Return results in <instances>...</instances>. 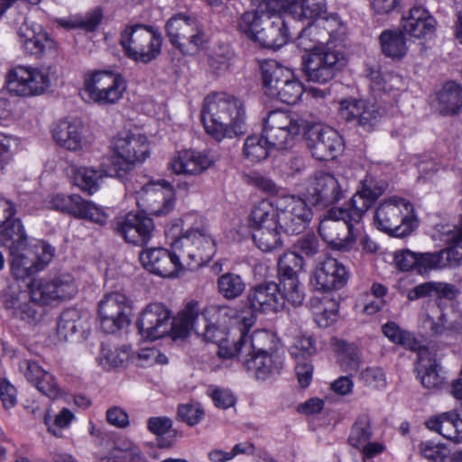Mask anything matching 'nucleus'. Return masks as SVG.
<instances>
[{
    "instance_id": "nucleus-1",
    "label": "nucleus",
    "mask_w": 462,
    "mask_h": 462,
    "mask_svg": "<svg viewBox=\"0 0 462 462\" xmlns=\"http://www.w3.org/2000/svg\"><path fill=\"white\" fill-rule=\"evenodd\" d=\"M256 9L245 12L238 21V30L265 48L279 49L291 38L293 17L283 0H254Z\"/></svg>"
},
{
    "instance_id": "nucleus-2",
    "label": "nucleus",
    "mask_w": 462,
    "mask_h": 462,
    "mask_svg": "<svg viewBox=\"0 0 462 462\" xmlns=\"http://www.w3.org/2000/svg\"><path fill=\"white\" fill-rule=\"evenodd\" d=\"M236 310L228 306L211 305L201 310L199 302L189 301L184 309L178 313L173 322V328L178 337L189 336L194 331L207 342L218 346V355L221 348L233 349L227 346V326L236 317Z\"/></svg>"
},
{
    "instance_id": "nucleus-3",
    "label": "nucleus",
    "mask_w": 462,
    "mask_h": 462,
    "mask_svg": "<svg viewBox=\"0 0 462 462\" xmlns=\"http://www.w3.org/2000/svg\"><path fill=\"white\" fill-rule=\"evenodd\" d=\"M205 130L217 141L245 134V111L242 101L226 94L208 95L201 110Z\"/></svg>"
},
{
    "instance_id": "nucleus-4",
    "label": "nucleus",
    "mask_w": 462,
    "mask_h": 462,
    "mask_svg": "<svg viewBox=\"0 0 462 462\" xmlns=\"http://www.w3.org/2000/svg\"><path fill=\"white\" fill-rule=\"evenodd\" d=\"M319 33L318 26L313 23L302 28L298 36V45L307 53L302 56L304 73L309 81L325 84L335 78L346 65L344 55L337 51L329 50L320 43L319 39L310 37Z\"/></svg>"
},
{
    "instance_id": "nucleus-5",
    "label": "nucleus",
    "mask_w": 462,
    "mask_h": 462,
    "mask_svg": "<svg viewBox=\"0 0 462 462\" xmlns=\"http://www.w3.org/2000/svg\"><path fill=\"white\" fill-rule=\"evenodd\" d=\"M347 203L343 207L328 209L321 218L319 233L325 242L337 250H349L362 235V220Z\"/></svg>"
},
{
    "instance_id": "nucleus-6",
    "label": "nucleus",
    "mask_w": 462,
    "mask_h": 462,
    "mask_svg": "<svg viewBox=\"0 0 462 462\" xmlns=\"http://www.w3.org/2000/svg\"><path fill=\"white\" fill-rule=\"evenodd\" d=\"M112 154L106 159V171L113 178L124 179L134 165L150 154L147 138L142 134H119L112 143Z\"/></svg>"
},
{
    "instance_id": "nucleus-7",
    "label": "nucleus",
    "mask_w": 462,
    "mask_h": 462,
    "mask_svg": "<svg viewBox=\"0 0 462 462\" xmlns=\"http://www.w3.org/2000/svg\"><path fill=\"white\" fill-rule=\"evenodd\" d=\"M162 42V35L156 29L141 23L127 25L120 35V44L125 56L144 64L160 55Z\"/></svg>"
},
{
    "instance_id": "nucleus-8",
    "label": "nucleus",
    "mask_w": 462,
    "mask_h": 462,
    "mask_svg": "<svg viewBox=\"0 0 462 462\" xmlns=\"http://www.w3.org/2000/svg\"><path fill=\"white\" fill-rule=\"evenodd\" d=\"M374 225L379 230L392 236H406L417 226L413 206L402 198H388L376 208Z\"/></svg>"
},
{
    "instance_id": "nucleus-9",
    "label": "nucleus",
    "mask_w": 462,
    "mask_h": 462,
    "mask_svg": "<svg viewBox=\"0 0 462 462\" xmlns=\"http://www.w3.org/2000/svg\"><path fill=\"white\" fill-rule=\"evenodd\" d=\"M181 244L189 246L191 243L188 239L172 243V251L157 247L143 250L140 254V261L143 267L149 272L162 277H171L179 270L187 269L190 265V259L199 260V257L189 254L180 248Z\"/></svg>"
},
{
    "instance_id": "nucleus-10",
    "label": "nucleus",
    "mask_w": 462,
    "mask_h": 462,
    "mask_svg": "<svg viewBox=\"0 0 462 462\" xmlns=\"http://www.w3.org/2000/svg\"><path fill=\"white\" fill-rule=\"evenodd\" d=\"M125 90L126 82L120 74L96 70L85 76L81 93L98 105H112L122 98Z\"/></svg>"
},
{
    "instance_id": "nucleus-11",
    "label": "nucleus",
    "mask_w": 462,
    "mask_h": 462,
    "mask_svg": "<svg viewBox=\"0 0 462 462\" xmlns=\"http://www.w3.org/2000/svg\"><path fill=\"white\" fill-rule=\"evenodd\" d=\"M54 248L44 241H36L13 249L9 254L11 273L17 280L28 278L42 270L53 258Z\"/></svg>"
},
{
    "instance_id": "nucleus-12",
    "label": "nucleus",
    "mask_w": 462,
    "mask_h": 462,
    "mask_svg": "<svg viewBox=\"0 0 462 462\" xmlns=\"http://www.w3.org/2000/svg\"><path fill=\"white\" fill-rule=\"evenodd\" d=\"M280 228L289 235L300 234L312 219L307 202L294 195H283L274 200Z\"/></svg>"
},
{
    "instance_id": "nucleus-13",
    "label": "nucleus",
    "mask_w": 462,
    "mask_h": 462,
    "mask_svg": "<svg viewBox=\"0 0 462 462\" xmlns=\"http://www.w3.org/2000/svg\"><path fill=\"white\" fill-rule=\"evenodd\" d=\"M166 32L171 43L187 54L198 51L206 41L198 21L180 14L167 22Z\"/></svg>"
},
{
    "instance_id": "nucleus-14",
    "label": "nucleus",
    "mask_w": 462,
    "mask_h": 462,
    "mask_svg": "<svg viewBox=\"0 0 462 462\" xmlns=\"http://www.w3.org/2000/svg\"><path fill=\"white\" fill-rule=\"evenodd\" d=\"M10 93L20 97L43 94L51 87L49 72L34 67L16 66L6 75Z\"/></svg>"
},
{
    "instance_id": "nucleus-15",
    "label": "nucleus",
    "mask_w": 462,
    "mask_h": 462,
    "mask_svg": "<svg viewBox=\"0 0 462 462\" xmlns=\"http://www.w3.org/2000/svg\"><path fill=\"white\" fill-rule=\"evenodd\" d=\"M28 289L32 300L42 305L70 299L77 293L75 281L69 273L53 278L32 279Z\"/></svg>"
},
{
    "instance_id": "nucleus-16",
    "label": "nucleus",
    "mask_w": 462,
    "mask_h": 462,
    "mask_svg": "<svg viewBox=\"0 0 462 462\" xmlns=\"http://www.w3.org/2000/svg\"><path fill=\"white\" fill-rule=\"evenodd\" d=\"M131 310V300L125 294L119 291L105 294L98 304L101 328L110 334L127 327Z\"/></svg>"
},
{
    "instance_id": "nucleus-17",
    "label": "nucleus",
    "mask_w": 462,
    "mask_h": 462,
    "mask_svg": "<svg viewBox=\"0 0 462 462\" xmlns=\"http://www.w3.org/2000/svg\"><path fill=\"white\" fill-rule=\"evenodd\" d=\"M244 326L239 328L240 337L236 342H234L233 349L221 348L220 357L237 359L251 357L254 355H262L275 352L273 347V337L266 330L254 331L250 337L245 333V329L252 325L251 319L243 318Z\"/></svg>"
},
{
    "instance_id": "nucleus-18",
    "label": "nucleus",
    "mask_w": 462,
    "mask_h": 462,
    "mask_svg": "<svg viewBox=\"0 0 462 462\" xmlns=\"http://www.w3.org/2000/svg\"><path fill=\"white\" fill-rule=\"evenodd\" d=\"M175 318L171 320L170 310L162 303L148 304L141 312L137 327L143 337L153 341L168 334L170 329L178 337L173 328Z\"/></svg>"
},
{
    "instance_id": "nucleus-19",
    "label": "nucleus",
    "mask_w": 462,
    "mask_h": 462,
    "mask_svg": "<svg viewBox=\"0 0 462 462\" xmlns=\"http://www.w3.org/2000/svg\"><path fill=\"white\" fill-rule=\"evenodd\" d=\"M339 105L340 118L366 132H372L383 115L379 106L365 99L347 98Z\"/></svg>"
},
{
    "instance_id": "nucleus-20",
    "label": "nucleus",
    "mask_w": 462,
    "mask_h": 462,
    "mask_svg": "<svg viewBox=\"0 0 462 462\" xmlns=\"http://www.w3.org/2000/svg\"><path fill=\"white\" fill-rule=\"evenodd\" d=\"M51 204L52 208L77 218L87 219L99 225H104L107 221V215L103 209L85 200L79 194H56Z\"/></svg>"
},
{
    "instance_id": "nucleus-21",
    "label": "nucleus",
    "mask_w": 462,
    "mask_h": 462,
    "mask_svg": "<svg viewBox=\"0 0 462 462\" xmlns=\"http://www.w3.org/2000/svg\"><path fill=\"white\" fill-rule=\"evenodd\" d=\"M344 189L338 180L330 173L318 172L309 181L307 199L315 206L328 207L344 197Z\"/></svg>"
},
{
    "instance_id": "nucleus-22",
    "label": "nucleus",
    "mask_w": 462,
    "mask_h": 462,
    "mask_svg": "<svg viewBox=\"0 0 462 462\" xmlns=\"http://www.w3.org/2000/svg\"><path fill=\"white\" fill-rule=\"evenodd\" d=\"M307 145L317 160L328 161L336 158L342 149L343 141L336 130L314 125L307 132Z\"/></svg>"
},
{
    "instance_id": "nucleus-23",
    "label": "nucleus",
    "mask_w": 462,
    "mask_h": 462,
    "mask_svg": "<svg viewBox=\"0 0 462 462\" xmlns=\"http://www.w3.org/2000/svg\"><path fill=\"white\" fill-rule=\"evenodd\" d=\"M347 280L346 267L335 258H327L318 263L310 277L314 289L323 292L341 289Z\"/></svg>"
},
{
    "instance_id": "nucleus-24",
    "label": "nucleus",
    "mask_w": 462,
    "mask_h": 462,
    "mask_svg": "<svg viewBox=\"0 0 462 462\" xmlns=\"http://www.w3.org/2000/svg\"><path fill=\"white\" fill-rule=\"evenodd\" d=\"M18 36L24 51L37 58L58 55L57 42L42 29L41 25L23 23Z\"/></svg>"
},
{
    "instance_id": "nucleus-25",
    "label": "nucleus",
    "mask_w": 462,
    "mask_h": 462,
    "mask_svg": "<svg viewBox=\"0 0 462 462\" xmlns=\"http://www.w3.org/2000/svg\"><path fill=\"white\" fill-rule=\"evenodd\" d=\"M138 203L151 215L165 216L173 209L174 193L169 185L148 183L138 191Z\"/></svg>"
},
{
    "instance_id": "nucleus-26",
    "label": "nucleus",
    "mask_w": 462,
    "mask_h": 462,
    "mask_svg": "<svg viewBox=\"0 0 462 462\" xmlns=\"http://www.w3.org/2000/svg\"><path fill=\"white\" fill-rule=\"evenodd\" d=\"M188 239L191 245L189 246L181 244L180 248L189 253V254L198 255L199 260L190 259V265H187L188 270H195L206 263L213 256L215 252V243L205 227H192L187 230L183 235L175 240L180 242Z\"/></svg>"
},
{
    "instance_id": "nucleus-27",
    "label": "nucleus",
    "mask_w": 462,
    "mask_h": 462,
    "mask_svg": "<svg viewBox=\"0 0 462 462\" xmlns=\"http://www.w3.org/2000/svg\"><path fill=\"white\" fill-rule=\"evenodd\" d=\"M154 229L153 221L143 213L129 212L116 222V230L127 243L147 244Z\"/></svg>"
},
{
    "instance_id": "nucleus-28",
    "label": "nucleus",
    "mask_w": 462,
    "mask_h": 462,
    "mask_svg": "<svg viewBox=\"0 0 462 462\" xmlns=\"http://www.w3.org/2000/svg\"><path fill=\"white\" fill-rule=\"evenodd\" d=\"M215 162L213 156L207 151L184 149L177 152L169 162V167L176 174L199 175Z\"/></svg>"
},
{
    "instance_id": "nucleus-29",
    "label": "nucleus",
    "mask_w": 462,
    "mask_h": 462,
    "mask_svg": "<svg viewBox=\"0 0 462 462\" xmlns=\"http://www.w3.org/2000/svg\"><path fill=\"white\" fill-rule=\"evenodd\" d=\"M52 136L57 144L72 152L87 149L90 144L87 129L79 120L60 121L52 129Z\"/></svg>"
},
{
    "instance_id": "nucleus-30",
    "label": "nucleus",
    "mask_w": 462,
    "mask_h": 462,
    "mask_svg": "<svg viewBox=\"0 0 462 462\" xmlns=\"http://www.w3.org/2000/svg\"><path fill=\"white\" fill-rule=\"evenodd\" d=\"M250 307L259 312H277L283 309L280 285L274 282L261 283L251 289L247 295Z\"/></svg>"
},
{
    "instance_id": "nucleus-31",
    "label": "nucleus",
    "mask_w": 462,
    "mask_h": 462,
    "mask_svg": "<svg viewBox=\"0 0 462 462\" xmlns=\"http://www.w3.org/2000/svg\"><path fill=\"white\" fill-rule=\"evenodd\" d=\"M387 187L388 184L385 181L366 176L362 181L361 189L346 203L363 217Z\"/></svg>"
},
{
    "instance_id": "nucleus-32",
    "label": "nucleus",
    "mask_w": 462,
    "mask_h": 462,
    "mask_svg": "<svg viewBox=\"0 0 462 462\" xmlns=\"http://www.w3.org/2000/svg\"><path fill=\"white\" fill-rule=\"evenodd\" d=\"M238 360L258 380H266L270 376L279 374L283 365V358L278 351L254 355Z\"/></svg>"
},
{
    "instance_id": "nucleus-33",
    "label": "nucleus",
    "mask_w": 462,
    "mask_h": 462,
    "mask_svg": "<svg viewBox=\"0 0 462 462\" xmlns=\"http://www.w3.org/2000/svg\"><path fill=\"white\" fill-rule=\"evenodd\" d=\"M261 69L265 93L272 98H276L281 88L284 89L294 78L291 69L280 66L275 60L265 61Z\"/></svg>"
},
{
    "instance_id": "nucleus-34",
    "label": "nucleus",
    "mask_w": 462,
    "mask_h": 462,
    "mask_svg": "<svg viewBox=\"0 0 462 462\" xmlns=\"http://www.w3.org/2000/svg\"><path fill=\"white\" fill-rule=\"evenodd\" d=\"M460 293L459 289L445 282H425L408 290L406 297L414 301L422 298L435 297L437 300H453Z\"/></svg>"
},
{
    "instance_id": "nucleus-35",
    "label": "nucleus",
    "mask_w": 462,
    "mask_h": 462,
    "mask_svg": "<svg viewBox=\"0 0 462 462\" xmlns=\"http://www.w3.org/2000/svg\"><path fill=\"white\" fill-rule=\"evenodd\" d=\"M460 230L461 226L451 238L455 245L437 252H430V254L426 256L425 262L430 266V272L454 268L462 263V245H460L462 239H459Z\"/></svg>"
},
{
    "instance_id": "nucleus-36",
    "label": "nucleus",
    "mask_w": 462,
    "mask_h": 462,
    "mask_svg": "<svg viewBox=\"0 0 462 462\" xmlns=\"http://www.w3.org/2000/svg\"><path fill=\"white\" fill-rule=\"evenodd\" d=\"M435 19L421 6H413L402 23V30L412 37L422 38L435 30Z\"/></svg>"
},
{
    "instance_id": "nucleus-37",
    "label": "nucleus",
    "mask_w": 462,
    "mask_h": 462,
    "mask_svg": "<svg viewBox=\"0 0 462 462\" xmlns=\"http://www.w3.org/2000/svg\"><path fill=\"white\" fill-rule=\"evenodd\" d=\"M418 363V374L423 387L436 389L443 383L444 377L440 374L439 364L426 347L419 349Z\"/></svg>"
},
{
    "instance_id": "nucleus-38",
    "label": "nucleus",
    "mask_w": 462,
    "mask_h": 462,
    "mask_svg": "<svg viewBox=\"0 0 462 462\" xmlns=\"http://www.w3.org/2000/svg\"><path fill=\"white\" fill-rule=\"evenodd\" d=\"M107 162H104L99 169L93 167H80L75 171L74 180L76 185L84 192L89 195L95 193L100 186L104 177H111L107 174L106 168Z\"/></svg>"
},
{
    "instance_id": "nucleus-39",
    "label": "nucleus",
    "mask_w": 462,
    "mask_h": 462,
    "mask_svg": "<svg viewBox=\"0 0 462 462\" xmlns=\"http://www.w3.org/2000/svg\"><path fill=\"white\" fill-rule=\"evenodd\" d=\"M382 52L393 60H401L408 52L405 36L401 31H384L381 33Z\"/></svg>"
},
{
    "instance_id": "nucleus-40",
    "label": "nucleus",
    "mask_w": 462,
    "mask_h": 462,
    "mask_svg": "<svg viewBox=\"0 0 462 462\" xmlns=\"http://www.w3.org/2000/svg\"><path fill=\"white\" fill-rule=\"evenodd\" d=\"M279 223L253 227L252 237L255 245L263 252H271L282 246Z\"/></svg>"
},
{
    "instance_id": "nucleus-41",
    "label": "nucleus",
    "mask_w": 462,
    "mask_h": 462,
    "mask_svg": "<svg viewBox=\"0 0 462 462\" xmlns=\"http://www.w3.org/2000/svg\"><path fill=\"white\" fill-rule=\"evenodd\" d=\"M437 98L441 114H456L462 106V88L455 82H448L437 93Z\"/></svg>"
},
{
    "instance_id": "nucleus-42",
    "label": "nucleus",
    "mask_w": 462,
    "mask_h": 462,
    "mask_svg": "<svg viewBox=\"0 0 462 462\" xmlns=\"http://www.w3.org/2000/svg\"><path fill=\"white\" fill-rule=\"evenodd\" d=\"M88 323V318L77 309L64 310L57 324L58 336L66 340L69 336L79 330H84Z\"/></svg>"
},
{
    "instance_id": "nucleus-43",
    "label": "nucleus",
    "mask_w": 462,
    "mask_h": 462,
    "mask_svg": "<svg viewBox=\"0 0 462 462\" xmlns=\"http://www.w3.org/2000/svg\"><path fill=\"white\" fill-rule=\"evenodd\" d=\"M428 253H414L409 249L400 250L394 254V263L402 272L415 270L419 274L430 272V266L426 263Z\"/></svg>"
},
{
    "instance_id": "nucleus-44",
    "label": "nucleus",
    "mask_w": 462,
    "mask_h": 462,
    "mask_svg": "<svg viewBox=\"0 0 462 462\" xmlns=\"http://www.w3.org/2000/svg\"><path fill=\"white\" fill-rule=\"evenodd\" d=\"M2 225L4 228L0 230V246L7 248L10 253L13 249L28 245L27 236L20 220L9 218Z\"/></svg>"
},
{
    "instance_id": "nucleus-45",
    "label": "nucleus",
    "mask_w": 462,
    "mask_h": 462,
    "mask_svg": "<svg viewBox=\"0 0 462 462\" xmlns=\"http://www.w3.org/2000/svg\"><path fill=\"white\" fill-rule=\"evenodd\" d=\"M274 201L271 202L268 199H263L256 203L251 211L249 217V226L259 227L267 226L273 223H279L277 217V210L274 209Z\"/></svg>"
},
{
    "instance_id": "nucleus-46",
    "label": "nucleus",
    "mask_w": 462,
    "mask_h": 462,
    "mask_svg": "<svg viewBox=\"0 0 462 462\" xmlns=\"http://www.w3.org/2000/svg\"><path fill=\"white\" fill-rule=\"evenodd\" d=\"M300 132V125H292L290 130L263 126V135L271 148L282 150L290 145L294 136L298 135Z\"/></svg>"
},
{
    "instance_id": "nucleus-47",
    "label": "nucleus",
    "mask_w": 462,
    "mask_h": 462,
    "mask_svg": "<svg viewBox=\"0 0 462 462\" xmlns=\"http://www.w3.org/2000/svg\"><path fill=\"white\" fill-rule=\"evenodd\" d=\"M217 284L218 292L226 300H235L240 297L245 290V283L242 277L234 273H226L220 275Z\"/></svg>"
},
{
    "instance_id": "nucleus-48",
    "label": "nucleus",
    "mask_w": 462,
    "mask_h": 462,
    "mask_svg": "<svg viewBox=\"0 0 462 462\" xmlns=\"http://www.w3.org/2000/svg\"><path fill=\"white\" fill-rule=\"evenodd\" d=\"M372 437L373 430L370 417L367 414L358 416L351 428L347 439L349 445L356 449H360Z\"/></svg>"
},
{
    "instance_id": "nucleus-49",
    "label": "nucleus",
    "mask_w": 462,
    "mask_h": 462,
    "mask_svg": "<svg viewBox=\"0 0 462 462\" xmlns=\"http://www.w3.org/2000/svg\"><path fill=\"white\" fill-rule=\"evenodd\" d=\"M271 146L263 135H249L244 143L243 154L252 162H259L269 155Z\"/></svg>"
},
{
    "instance_id": "nucleus-50",
    "label": "nucleus",
    "mask_w": 462,
    "mask_h": 462,
    "mask_svg": "<svg viewBox=\"0 0 462 462\" xmlns=\"http://www.w3.org/2000/svg\"><path fill=\"white\" fill-rule=\"evenodd\" d=\"M280 293L282 295L283 305L288 301L293 306H300L304 300L303 286L299 277L279 278Z\"/></svg>"
},
{
    "instance_id": "nucleus-51",
    "label": "nucleus",
    "mask_w": 462,
    "mask_h": 462,
    "mask_svg": "<svg viewBox=\"0 0 462 462\" xmlns=\"http://www.w3.org/2000/svg\"><path fill=\"white\" fill-rule=\"evenodd\" d=\"M383 335L392 342L401 345L407 349L419 351L421 348L412 335L401 328L395 322H387L382 327Z\"/></svg>"
},
{
    "instance_id": "nucleus-52",
    "label": "nucleus",
    "mask_w": 462,
    "mask_h": 462,
    "mask_svg": "<svg viewBox=\"0 0 462 462\" xmlns=\"http://www.w3.org/2000/svg\"><path fill=\"white\" fill-rule=\"evenodd\" d=\"M304 259L294 252L284 253L278 261V278L299 277L303 270Z\"/></svg>"
},
{
    "instance_id": "nucleus-53",
    "label": "nucleus",
    "mask_w": 462,
    "mask_h": 462,
    "mask_svg": "<svg viewBox=\"0 0 462 462\" xmlns=\"http://www.w3.org/2000/svg\"><path fill=\"white\" fill-rule=\"evenodd\" d=\"M313 314L319 327L328 328L338 318V303L332 300L319 301L318 305L313 306Z\"/></svg>"
},
{
    "instance_id": "nucleus-54",
    "label": "nucleus",
    "mask_w": 462,
    "mask_h": 462,
    "mask_svg": "<svg viewBox=\"0 0 462 462\" xmlns=\"http://www.w3.org/2000/svg\"><path fill=\"white\" fill-rule=\"evenodd\" d=\"M112 448L123 462H145L140 448L128 439H118Z\"/></svg>"
},
{
    "instance_id": "nucleus-55",
    "label": "nucleus",
    "mask_w": 462,
    "mask_h": 462,
    "mask_svg": "<svg viewBox=\"0 0 462 462\" xmlns=\"http://www.w3.org/2000/svg\"><path fill=\"white\" fill-rule=\"evenodd\" d=\"M454 418V411L445 412L428 420L426 426L430 430H434L444 438L452 440V435H455Z\"/></svg>"
},
{
    "instance_id": "nucleus-56",
    "label": "nucleus",
    "mask_w": 462,
    "mask_h": 462,
    "mask_svg": "<svg viewBox=\"0 0 462 462\" xmlns=\"http://www.w3.org/2000/svg\"><path fill=\"white\" fill-rule=\"evenodd\" d=\"M128 356V352L124 348L116 347L112 349L102 345L98 362L104 368L110 369L122 366Z\"/></svg>"
},
{
    "instance_id": "nucleus-57",
    "label": "nucleus",
    "mask_w": 462,
    "mask_h": 462,
    "mask_svg": "<svg viewBox=\"0 0 462 462\" xmlns=\"http://www.w3.org/2000/svg\"><path fill=\"white\" fill-rule=\"evenodd\" d=\"M233 53L228 47L216 49L208 57V66L217 74L226 71L231 64Z\"/></svg>"
},
{
    "instance_id": "nucleus-58",
    "label": "nucleus",
    "mask_w": 462,
    "mask_h": 462,
    "mask_svg": "<svg viewBox=\"0 0 462 462\" xmlns=\"http://www.w3.org/2000/svg\"><path fill=\"white\" fill-rule=\"evenodd\" d=\"M291 8L293 12L300 10V19L312 20L324 12L325 0H301V4H294Z\"/></svg>"
},
{
    "instance_id": "nucleus-59",
    "label": "nucleus",
    "mask_w": 462,
    "mask_h": 462,
    "mask_svg": "<svg viewBox=\"0 0 462 462\" xmlns=\"http://www.w3.org/2000/svg\"><path fill=\"white\" fill-rule=\"evenodd\" d=\"M205 411L199 402L180 404L178 407L177 415L179 419L189 426L198 424L204 417Z\"/></svg>"
},
{
    "instance_id": "nucleus-60",
    "label": "nucleus",
    "mask_w": 462,
    "mask_h": 462,
    "mask_svg": "<svg viewBox=\"0 0 462 462\" xmlns=\"http://www.w3.org/2000/svg\"><path fill=\"white\" fill-rule=\"evenodd\" d=\"M74 419L73 413L67 408H63L54 420H51L50 415H45L44 420L48 427V430L56 437H61V430L67 428Z\"/></svg>"
},
{
    "instance_id": "nucleus-61",
    "label": "nucleus",
    "mask_w": 462,
    "mask_h": 462,
    "mask_svg": "<svg viewBox=\"0 0 462 462\" xmlns=\"http://www.w3.org/2000/svg\"><path fill=\"white\" fill-rule=\"evenodd\" d=\"M281 93L276 95V98L288 105L296 104L303 95L304 88L302 83L295 77L289 81L287 87Z\"/></svg>"
},
{
    "instance_id": "nucleus-62",
    "label": "nucleus",
    "mask_w": 462,
    "mask_h": 462,
    "mask_svg": "<svg viewBox=\"0 0 462 462\" xmlns=\"http://www.w3.org/2000/svg\"><path fill=\"white\" fill-rule=\"evenodd\" d=\"M359 380L371 388L383 389L386 386L385 374L380 367H367L359 374Z\"/></svg>"
},
{
    "instance_id": "nucleus-63",
    "label": "nucleus",
    "mask_w": 462,
    "mask_h": 462,
    "mask_svg": "<svg viewBox=\"0 0 462 462\" xmlns=\"http://www.w3.org/2000/svg\"><path fill=\"white\" fill-rule=\"evenodd\" d=\"M292 125H300V124L288 113L281 110L271 111L264 121V126L277 129L290 130Z\"/></svg>"
},
{
    "instance_id": "nucleus-64",
    "label": "nucleus",
    "mask_w": 462,
    "mask_h": 462,
    "mask_svg": "<svg viewBox=\"0 0 462 462\" xmlns=\"http://www.w3.org/2000/svg\"><path fill=\"white\" fill-rule=\"evenodd\" d=\"M316 353L313 338L310 336H301L295 339L291 347V354L297 359H305Z\"/></svg>"
}]
</instances>
